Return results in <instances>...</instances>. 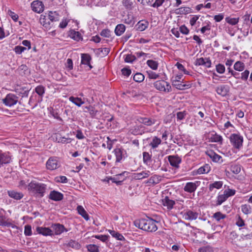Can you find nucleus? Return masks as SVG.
Listing matches in <instances>:
<instances>
[{
  "label": "nucleus",
  "mask_w": 252,
  "mask_h": 252,
  "mask_svg": "<svg viewBox=\"0 0 252 252\" xmlns=\"http://www.w3.org/2000/svg\"><path fill=\"white\" fill-rule=\"evenodd\" d=\"M18 97L13 94H7L5 98L2 99L3 103L6 106L12 107L18 102Z\"/></svg>",
  "instance_id": "obj_5"
},
{
  "label": "nucleus",
  "mask_w": 252,
  "mask_h": 252,
  "mask_svg": "<svg viewBox=\"0 0 252 252\" xmlns=\"http://www.w3.org/2000/svg\"><path fill=\"white\" fill-rule=\"evenodd\" d=\"M199 252H218L217 248H213L210 246H206L201 247L198 250Z\"/></svg>",
  "instance_id": "obj_37"
},
{
  "label": "nucleus",
  "mask_w": 252,
  "mask_h": 252,
  "mask_svg": "<svg viewBox=\"0 0 252 252\" xmlns=\"http://www.w3.org/2000/svg\"><path fill=\"white\" fill-rule=\"evenodd\" d=\"M172 85L176 87V89L180 90H184L185 88L189 87V85L186 84H182L181 83L172 82Z\"/></svg>",
  "instance_id": "obj_52"
},
{
  "label": "nucleus",
  "mask_w": 252,
  "mask_h": 252,
  "mask_svg": "<svg viewBox=\"0 0 252 252\" xmlns=\"http://www.w3.org/2000/svg\"><path fill=\"white\" fill-rule=\"evenodd\" d=\"M226 22L230 25H235L239 21V18H230L227 17L225 18Z\"/></svg>",
  "instance_id": "obj_47"
},
{
  "label": "nucleus",
  "mask_w": 252,
  "mask_h": 252,
  "mask_svg": "<svg viewBox=\"0 0 252 252\" xmlns=\"http://www.w3.org/2000/svg\"><path fill=\"white\" fill-rule=\"evenodd\" d=\"M149 26V22L146 20L139 21L135 26L136 30L142 32L146 30Z\"/></svg>",
  "instance_id": "obj_25"
},
{
  "label": "nucleus",
  "mask_w": 252,
  "mask_h": 252,
  "mask_svg": "<svg viewBox=\"0 0 252 252\" xmlns=\"http://www.w3.org/2000/svg\"><path fill=\"white\" fill-rule=\"evenodd\" d=\"M123 4L127 9H131L133 5V2L131 0H123Z\"/></svg>",
  "instance_id": "obj_57"
},
{
  "label": "nucleus",
  "mask_w": 252,
  "mask_h": 252,
  "mask_svg": "<svg viewBox=\"0 0 252 252\" xmlns=\"http://www.w3.org/2000/svg\"><path fill=\"white\" fill-rule=\"evenodd\" d=\"M183 75L182 74L180 73L179 74H177L175 76L172 77L171 79L172 82H178L180 83L183 82L182 78Z\"/></svg>",
  "instance_id": "obj_55"
},
{
  "label": "nucleus",
  "mask_w": 252,
  "mask_h": 252,
  "mask_svg": "<svg viewBox=\"0 0 252 252\" xmlns=\"http://www.w3.org/2000/svg\"><path fill=\"white\" fill-rule=\"evenodd\" d=\"M147 73L148 74L149 78L151 79H157L159 76L158 74L152 71H147Z\"/></svg>",
  "instance_id": "obj_64"
},
{
  "label": "nucleus",
  "mask_w": 252,
  "mask_h": 252,
  "mask_svg": "<svg viewBox=\"0 0 252 252\" xmlns=\"http://www.w3.org/2000/svg\"><path fill=\"white\" fill-rule=\"evenodd\" d=\"M162 205L166 207L167 210H171L174 205L175 204V202L173 200L170 199L169 197L165 196L162 199Z\"/></svg>",
  "instance_id": "obj_17"
},
{
  "label": "nucleus",
  "mask_w": 252,
  "mask_h": 252,
  "mask_svg": "<svg viewBox=\"0 0 252 252\" xmlns=\"http://www.w3.org/2000/svg\"><path fill=\"white\" fill-rule=\"evenodd\" d=\"M200 184L201 182L199 181H196L194 182H188L184 186V190L185 192L190 193L194 192Z\"/></svg>",
  "instance_id": "obj_8"
},
{
  "label": "nucleus",
  "mask_w": 252,
  "mask_h": 252,
  "mask_svg": "<svg viewBox=\"0 0 252 252\" xmlns=\"http://www.w3.org/2000/svg\"><path fill=\"white\" fill-rule=\"evenodd\" d=\"M27 188L29 192L40 197H43L44 195L47 186L43 183L32 181L29 184Z\"/></svg>",
  "instance_id": "obj_2"
},
{
  "label": "nucleus",
  "mask_w": 252,
  "mask_h": 252,
  "mask_svg": "<svg viewBox=\"0 0 252 252\" xmlns=\"http://www.w3.org/2000/svg\"><path fill=\"white\" fill-rule=\"evenodd\" d=\"M152 155L149 153L144 152L143 153V160L144 164L148 165L151 161Z\"/></svg>",
  "instance_id": "obj_41"
},
{
  "label": "nucleus",
  "mask_w": 252,
  "mask_h": 252,
  "mask_svg": "<svg viewBox=\"0 0 252 252\" xmlns=\"http://www.w3.org/2000/svg\"><path fill=\"white\" fill-rule=\"evenodd\" d=\"M229 138L231 144L235 149L239 150L243 146V137L240 133H232Z\"/></svg>",
  "instance_id": "obj_4"
},
{
  "label": "nucleus",
  "mask_w": 252,
  "mask_h": 252,
  "mask_svg": "<svg viewBox=\"0 0 252 252\" xmlns=\"http://www.w3.org/2000/svg\"><path fill=\"white\" fill-rule=\"evenodd\" d=\"M49 198L55 201H60L63 199V194L58 191L54 190L50 191Z\"/></svg>",
  "instance_id": "obj_14"
},
{
  "label": "nucleus",
  "mask_w": 252,
  "mask_h": 252,
  "mask_svg": "<svg viewBox=\"0 0 252 252\" xmlns=\"http://www.w3.org/2000/svg\"><path fill=\"white\" fill-rule=\"evenodd\" d=\"M198 217V214L190 210H188L184 213L183 218L185 220L190 221L195 220Z\"/></svg>",
  "instance_id": "obj_12"
},
{
  "label": "nucleus",
  "mask_w": 252,
  "mask_h": 252,
  "mask_svg": "<svg viewBox=\"0 0 252 252\" xmlns=\"http://www.w3.org/2000/svg\"><path fill=\"white\" fill-rule=\"evenodd\" d=\"M147 64L153 70H157L158 66V63L155 61L149 60L147 61Z\"/></svg>",
  "instance_id": "obj_45"
},
{
  "label": "nucleus",
  "mask_w": 252,
  "mask_h": 252,
  "mask_svg": "<svg viewBox=\"0 0 252 252\" xmlns=\"http://www.w3.org/2000/svg\"><path fill=\"white\" fill-rule=\"evenodd\" d=\"M136 57L134 55L131 54L126 55L125 58V62L128 63H132L136 60Z\"/></svg>",
  "instance_id": "obj_54"
},
{
  "label": "nucleus",
  "mask_w": 252,
  "mask_h": 252,
  "mask_svg": "<svg viewBox=\"0 0 252 252\" xmlns=\"http://www.w3.org/2000/svg\"><path fill=\"white\" fill-rule=\"evenodd\" d=\"M161 180L160 176L154 175L151 177L149 180L145 182L146 184L156 185L159 183Z\"/></svg>",
  "instance_id": "obj_29"
},
{
  "label": "nucleus",
  "mask_w": 252,
  "mask_h": 252,
  "mask_svg": "<svg viewBox=\"0 0 252 252\" xmlns=\"http://www.w3.org/2000/svg\"><path fill=\"white\" fill-rule=\"evenodd\" d=\"M48 19L51 22L58 21L59 20V14L56 11H49L48 13Z\"/></svg>",
  "instance_id": "obj_38"
},
{
  "label": "nucleus",
  "mask_w": 252,
  "mask_h": 252,
  "mask_svg": "<svg viewBox=\"0 0 252 252\" xmlns=\"http://www.w3.org/2000/svg\"><path fill=\"white\" fill-rule=\"evenodd\" d=\"M161 140L159 138H158L157 136H154L150 143L149 144V146L153 149H156L158 147V146L161 144Z\"/></svg>",
  "instance_id": "obj_30"
},
{
  "label": "nucleus",
  "mask_w": 252,
  "mask_h": 252,
  "mask_svg": "<svg viewBox=\"0 0 252 252\" xmlns=\"http://www.w3.org/2000/svg\"><path fill=\"white\" fill-rule=\"evenodd\" d=\"M87 250L90 252H99L98 246L94 244H90L87 246Z\"/></svg>",
  "instance_id": "obj_49"
},
{
  "label": "nucleus",
  "mask_w": 252,
  "mask_h": 252,
  "mask_svg": "<svg viewBox=\"0 0 252 252\" xmlns=\"http://www.w3.org/2000/svg\"><path fill=\"white\" fill-rule=\"evenodd\" d=\"M35 91L39 95L42 96L45 93V88L41 85H39L35 88Z\"/></svg>",
  "instance_id": "obj_53"
},
{
  "label": "nucleus",
  "mask_w": 252,
  "mask_h": 252,
  "mask_svg": "<svg viewBox=\"0 0 252 252\" xmlns=\"http://www.w3.org/2000/svg\"><path fill=\"white\" fill-rule=\"evenodd\" d=\"M126 27L124 24H118L115 28V32L117 36L121 35L125 31Z\"/></svg>",
  "instance_id": "obj_35"
},
{
  "label": "nucleus",
  "mask_w": 252,
  "mask_h": 252,
  "mask_svg": "<svg viewBox=\"0 0 252 252\" xmlns=\"http://www.w3.org/2000/svg\"><path fill=\"white\" fill-rule=\"evenodd\" d=\"M11 160V156L8 153H0V168L4 164L9 163Z\"/></svg>",
  "instance_id": "obj_16"
},
{
  "label": "nucleus",
  "mask_w": 252,
  "mask_h": 252,
  "mask_svg": "<svg viewBox=\"0 0 252 252\" xmlns=\"http://www.w3.org/2000/svg\"><path fill=\"white\" fill-rule=\"evenodd\" d=\"M153 86L161 93L168 94L172 91V87L170 83L163 79L155 81L153 83Z\"/></svg>",
  "instance_id": "obj_3"
},
{
  "label": "nucleus",
  "mask_w": 252,
  "mask_h": 252,
  "mask_svg": "<svg viewBox=\"0 0 252 252\" xmlns=\"http://www.w3.org/2000/svg\"><path fill=\"white\" fill-rule=\"evenodd\" d=\"M36 231L38 233L45 236H52L54 235L52 230L48 227H37L36 228Z\"/></svg>",
  "instance_id": "obj_20"
},
{
  "label": "nucleus",
  "mask_w": 252,
  "mask_h": 252,
  "mask_svg": "<svg viewBox=\"0 0 252 252\" xmlns=\"http://www.w3.org/2000/svg\"><path fill=\"white\" fill-rule=\"evenodd\" d=\"M48 20L49 19H47L45 16L43 15L40 16L39 19L40 24L47 29H50L51 28L50 22Z\"/></svg>",
  "instance_id": "obj_28"
},
{
  "label": "nucleus",
  "mask_w": 252,
  "mask_h": 252,
  "mask_svg": "<svg viewBox=\"0 0 252 252\" xmlns=\"http://www.w3.org/2000/svg\"><path fill=\"white\" fill-rule=\"evenodd\" d=\"M235 224L239 227H242L245 225V221L242 219V218L240 216H238L237 218L236 219Z\"/></svg>",
  "instance_id": "obj_61"
},
{
  "label": "nucleus",
  "mask_w": 252,
  "mask_h": 252,
  "mask_svg": "<svg viewBox=\"0 0 252 252\" xmlns=\"http://www.w3.org/2000/svg\"><path fill=\"white\" fill-rule=\"evenodd\" d=\"M245 67L244 63L240 61L236 62L234 64V68L236 71H242L244 70Z\"/></svg>",
  "instance_id": "obj_44"
},
{
  "label": "nucleus",
  "mask_w": 252,
  "mask_h": 252,
  "mask_svg": "<svg viewBox=\"0 0 252 252\" xmlns=\"http://www.w3.org/2000/svg\"><path fill=\"white\" fill-rule=\"evenodd\" d=\"M226 217V215L222 214L220 212H217L213 215V218L218 222L221 220L224 219Z\"/></svg>",
  "instance_id": "obj_43"
},
{
  "label": "nucleus",
  "mask_w": 252,
  "mask_h": 252,
  "mask_svg": "<svg viewBox=\"0 0 252 252\" xmlns=\"http://www.w3.org/2000/svg\"><path fill=\"white\" fill-rule=\"evenodd\" d=\"M211 61L208 58H200L196 60L195 65H204L207 68L211 66Z\"/></svg>",
  "instance_id": "obj_18"
},
{
  "label": "nucleus",
  "mask_w": 252,
  "mask_h": 252,
  "mask_svg": "<svg viewBox=\"0 0 252 252\" xmlns=\"http://www.w3.org/2000/svg\"><path fill=\"white\" fill-rule=\"evenodd\" d=\"M46 167L47 169L53 170L58 168L60 166V163L57 157H50L46 162Z\"/></svg>",
  "instance_id": "obj_7"
},
{
  "label": "nucleus",
  "mask_w": 252,
  "mask_h": 252,
  "mask_svg": "<svg viewBox=\"0 0 252 252\" xmlns=\"http://www.w3.org/2000/svg\"><path fill=\"white\" fill-rule=\"evenodd\" d=\"M223 193L227 197V198L228 197L233 196L236 192V190L232 189H228L223 191Z\"/></svg>",
  "instance_id": "obj_56"
},
{
  "label": "nucleus",
  "mask_w": 252,
  "mask_h": 252,
  "mask_svg": "<svg viewBox=\"0 0 252 252\" xmlns=\"http://www.w3.org/2000/svg\"><path fill=\"white\" fill-rule=\"evenodd\" d=\"M216 68L219 73L222 74L225 72V68L223 64L219 63L216 65Z\"/></svg>",
  "instance_id": "obj_63"
},
{
  "label": "nucleus",
  "mask_w": 252,
  "mask_h": 252,
  "mask_svg": "<svg viewBox=\"0 0 252 252\" xmlns=\"http://www.w3.org/2000/svg\"><path fill=\"white\" fill-rule=\"evenodd\" d=\"M51 228L53 232L54 231L55 234L57 235L61 234L64 231L67 232L68 231L63 224L60 223L52 224Z\"/></svg>",
  "instance_id": "obj_13"
},
{
  "label": "nucleus",
  "mask_w": 252,
  "mask_h": 252,
  "mask_svg": "<svg viewBox=\"0 0 252 252\" xmlns=\"http://www.w3.org/2000/svg\"><path fill=\"white\" fill-rule=\"evenodd\" d=\"M157 222L155 220L147 218V219L136 220L134 221V225L136 227L145 231L153 232L158 229V226L156 224Z\"/></svg>",
  "instance_id": "obj_1"
},
{
  "label": "nucleus",
  "mask_w": 252,
  "mask_h": 252,
  "mask_svg": "<svg viewBox=\"0 0 252 252\" xmlns=\"http://www.w3.org/2000/svg\"><path fill=\"white\" fill-rule=\"evenodd\" d=\"M113 153L116 157V162H121L123 158H125L126 151L122 148H117L114 150Z\"/></svg>",
  "instance_id": "obj_10"
},
{
  "label": "nucleus",
  "mask_w": 252,
  "mask_h": 252,
  "mask_svg": "<svg viewBox=\"0 0 252 252\" xmlns=\"http://www.w3.org/2000/svg\"><path fill=\"white\" fill-rule=\"evenodd\" d=\"M24 234L27 236H30L32 235V226L27 224L25 226Z\"/></svg>",
  "instance_id": "obj_59"
},
{
  "label": "nucleus",
  "mask_w": 252,
  "mask_h": 252,
  "mask_svg": "<svg viewBox=\"0 0 252 252\" xmlns=\"http://www.w3.org/2000/svg\"><path fill=\"white\" fill-rule=\"evenodd\" d=\"M69 100L79 107L84 103V101L81 98L77 97L70 96L69 98Z\"/></svg>",
  "instance_id": "obj_34"
},
{
  "label": "nucleus",
  "mask_w": 252,
  "mask_h": 252,
  "mask_svg": "<svg viewBox=\"0 0 252 252\" xmlns=\"http://www.w3.org/2000/svg\"><path fill=\"white\" fill-rule=\"evenodd\" d=\"M53 139L55 141L61 143H69L71 142V139L66 138L65 137H62L60 134H55L53 137Z\"/></svg>",
  "instance_id": "obj_24"
},
{
  "label": "nucleus",
  "mask_w": 252,
  "mask_h": 252,
  "mask_svg": "<svg viewBox=\"0 0 252 252\" xmlns=\"http://www.w3.org/2000/svg\"><path fill=\"white\" fill-rule=\"evenodd\" d=\"M68 36L73 40L79 41L83 40V37L81 34L77 31L71 30L69 31Z\"/></svg>",
  "instance_id": "obj_22"
},
{
  "label": "nucleus",
  "mask_w": 252,
  "mask_h": 252,
  "mask_svg": "<svg viewBox=\"0 0 252 252\" xmlns=\"http://www.w3.org/2000/svg\"><path fill=\"white\" fill-rule=\"evenodd\" d=\"M230 170L234 174H239L241 171V166L237 164L232 165L230 167Z\"/></svg>",
  "instance_id": "obj_51"
},
{
  "label": "nucleus",
  "mask_w": 252,
  "mask_h": 252,
  "mask_svg": "<svg viewBox=\"0 0 252 252\" xmlns=\"http://www.w3.org/2000/svg\"><path fill=\"white\" fill-rule=\"evenodd\" d=\"M222 137L217 133L212 134L210 138V141L212 142H218L220 144L222 142Z\"/></svg>",
  "instance_id": "obj_36"
},
{
  "label": "nucleus",
  "mask_w": 252,
  "mask_h": 252,
  "mask_svg": "<svg viewBox=\"0 0 252 252\" xmlns=\"http://www.w3.org/2000/svg\"><path fill=\"white\" fill-rule=\"evenodd\" d=\"M108 231L113 237L116 238L117 240L121 241L125 240L124 237L120 233L112 230H109Z\"/></svg>",
  "instance_id": "obj_42"
},
{
  "label": "nucleus",
  "mask_w": 252,
  "mask_h": 252,
  "mask_svg": "<svg viewBox=\"0 0 252 252\" xmlns=\"http://www.w3.org/2000/svg\"><path fill=\"white\" fill-rule=\"evenodd\" d=\"M206 155L209 157L214 162H222V157L214 152L213 150H208L206 152Z\"/></svg>",
  "instance_id": "obj_15"
},
{
  "label": "nucleus",
  "mask_w": 252,
  "mask_h": 252,
  "mask_svg": "<svg viewBox=\"0 0 252 252\" xmlns=\"http://www.w3.org/2000/svg\"><path fill=\"white\" fill-rule=\"evenodd\" d=\"M91 60V57L90 55L88 54H81V63L89 66L90 69L92 68V66L90 64Z\"/></svg>",
  "instance_id": "obj_26"
},
{
  "label": "nucleus",
  "mask_w": 252,
  "mask_h": 252,
  "mask_svg": "<svg viewBox=\"0 0 252 252\" xmlns=\"http://www.w3.org/2000/svg\"><path fill=\"white\" fill-rule=\"evenodd\" d=\"M7 13L14 22L17 21L19 16L17 14L10 9L8 10Z\"/></svg>",
  "instance_id": "obj_58"
},
{
  "label": "nucleus",
  "mask_w": 252,
  "mask_h": 252,
  "mask_svg": "<svg viewBox=\"0 0 252 252\" xmlns=\"http://www.w3.org/2000/svg\"><path fill=\"white\" fill-rule=\"evenodd\" d=\"M55 181L57 183H66L68 179L64 176H59L56 177Z\"/></svg>",
  "instance_id": "obj_60"
},
{
  "label": "nucleus",
  "mask_w": 252,
  "mask_h": 252,
  "mask_svg": "<svg viewBox=\"0 0 252 252\" xmlns=\"http://www.w3.org/2000/svg\"><path fill=\"white\" fill-rule=\"evenodd\" d=\"M78 213L86 220L89 219V215L82 206H78L77 208Z\"/></svg>",
  "instance_id": "obj_39"
},
{
  "label": "nucleus",
  "mask_w": 252,
  "mask_h": 252,
  "mask_svg": "<svg viewBox=\"0 0 252 252\" xmlns=\"http://www.w3.org/2000/svg\"><path fill=\"white\" fill-rule=\"evenodd\" d=\"M223 186L222 181H215L210 184L208 186V189L209 192H214L216 193V190L215 189H220Z\"/></svg>",
  "instance_id": "obj_19"
},
{
  "label": "nucleus",
  "mask_w": 252,
  "mask_h": 252,
  "mask_svg": "<svg viewBox=\"0 0 252 252\" xmlns=\"http://www.w3.org/2000/svg\"><path fill=\"white\" fill-rule=\"evenodd\" d=\"M151 174V172L149 170H144L139 173H135L133 174V178L136 180H142L148 178Z\"/></svg>",
  "instance_id": "obj_21"
},
{
  "label": "nucleus",
  "mask_w": 252,
  "mask_h": 252,
  "mask_svg": "<svg viewBox=\"0 0 252 252\" xmlns=\"http://www.w3.org/2000/svg\"><path fill=\"white\" fill-rule=\"evenodd\" d=\"M210 170V166L208 164H205L197 169V173L198 174H207L209 173Z\"/></svg>",
  "instance_id": "obj_31"
},
{
  "label": "nucleus",
  "mask_w": 252,
  "mask_h": 252,
  "mask_svg": "<svg viewBox=\"0 0 252 252\" xmlns=\"http://www.w3.org/2000/svg\"><path fill=\"white\" fill-rule=\"evenodd\" d=\"M83 111L85 112H89L93 117H94L97 112V111L95 110V108L92 105L84 107Z\"/></svg>",
  "instance_id": "obj_33"
},
{
  "label": "nucleus",
  "mask_w": 252,
  "mask_h": 252,
  "mask_svg": "<svg viewBox=\"0 0 252 252\" xmlns=\"http://www.w3.org/2000/svg\"><path fill=\"white\" fill-rule=\"evenodd\" d=\"M168 159L170 163V164L175 167L178 168L179 167V164L182 161V159L178 156H169L168 157Z\"/></svg>",
  "instance_id": "obj_11"
},
{
  "label": "nucleus",
  "mask_w": 252,
  "mask_h": 252,
  "mask_svg": "<svg viewBox=\"0 0 252 252\" xmlns=\"http://www.w3.org/2000/svg\"><path fill=\"white\" fill-rule=\"evenodd\" d=\"M227 199V197L224 195V194L223 193L221 194H219L218 196L217 197L216 200V206H220V205L222 203H223L224 201H225Z\"/></svg>",
  "instance_id": "obj_40"
},
{
  "label": "nucleus",
  "mask_w": 252,
  "mask_h": 252,
  "mask_svg": "<svg viewBox=\"0 0 252 252\" xmlns=\"http://www.w3.org/2000/svg\"><path fill=\"white\" fill-rule=\"evenodd\" d=\"M144 76L141 73H137L133 76V80L137 82H142L144 80Z\"/></svg>",
  "instance_id": "obj_50"
},
{
  "label": "nucleus",
  "mask_w": 252,
  "mask_h": 252,
  "mask_svg": "<svg viewBox=\"0 0 252 252\" xmlns=\"http://www.w3.org/2000/svg\"><path fill=\"white\" fill-rule=\"evenodd\" d=\"M143 126H136L131 128L130 131L134 135H142L144 132L141 130Z\"/></svg>",
  "instance_id": "obj_32"
},
{
  "label": "nucleus",
  "mask_w": 252,
  "mask_h": 252,
  "mask_svg": "<svg viewBox=\"0 0 252 252\" xmlns=\"http://www.w3.org/2000/svg\"><path fill=\"white\" fill-rule=\"evenodd\" d=\"M26 50V48L21 46H16L15 47L14 50L15 52L17 54H21L23 52H24Z\"/></svg>",
  "instance_id": "obj_62"
},
{
  "label": "nucleus",
  "mask_w": 252,
  "mask_h": 252,
  "mask_svg": "<svg viewBox=\"0 0 252 252\" xmlns=\"http://www.w3.org/2000/svg\"><path fill=\"white\" fill-rule=\"evenodd\" d=\"M216 91L218 94L224 96L227 94L228 89L227 86L221 85L217 87Z\"/></svg>",
  "instance_id": "obj_27"
},
{
  "label": "nucleus",
  "mask_w": 252,
  "mask_h": 252,
  "mask_svg": "<svg viewBox=\"0 0 252 252\" xmlns=\"http://www.w3.org/2000/svg\"><path fill=\"white\" fill-rule=\"evenodd\" d=\"M7 193L9 197L17 200H20L24 197L23 193L14 190H8Z\"/></svg>",
  "instance_id": "obj_23"
},
{
  "label": "nucleus",
  "mask_w": 252,
  "mask_h": 252,
  "mask_svg": "<svg viewBox=\"0 0 252 252\" xmlns=\"http://www.w3.org/2000/svg\"><path fill=\"white\" fill-rule=\"evenodd\" d=\"M67 246L68 247L76 249H79L80 248V245L77 242L71 240L67 244Z\"/></svg>",
  "instance_id": "obj_48"
},
{
  "label": "nucleus",
  "mask_w": 252,
  "mask_h": 252,
  "mask_svg": "<svg viewBox=\"0 0 252 252\" xmlns=\"http://www.w3.org/2000/svg\"><path fill=\"white\" fill-rule=\"evenodd\" d=\"M241 209L242 212L246 215L250 214L252 212L251 207L249 205L243 204L241 205Z\"/></svg>",
  "instance_id": "obj_46"
},
{
  "label": "nucleus",
  "mask_w": 252,
  "mask_h": 252,
  "mask_svg": "<svg viewBox=\"0 0 252 252\" xmlns=\"http://www.w3.org/2000/svg\"><path fill=\"white\" fill-rule=\"evenodd\" d=\"M137 120L139 123L148 126H153L157 122V120L151 117H138Z\"/></svg>",
  "instance_id": "obj_9"
},
{
  "label": "nucleus",
  "mask_w": 252,
  "mask_h": 252,
  "mask_svg": "<svg viewBox=\"0 0 252 252\" xmlns=\"http://www.w3.org/2000/svg\"><path fill=\"white\" fill-rule=\"evenodd\" d=\"M31 7L33 12L38 14L42 13L45 8L43 2L39 0H35L32 2Z\"/></svg>",
  "instance_id": "obj_6"
}]
</instances>
